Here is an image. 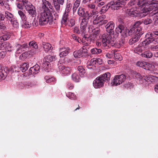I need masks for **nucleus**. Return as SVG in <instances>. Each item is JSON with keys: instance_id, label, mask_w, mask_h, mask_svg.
<instances>
[{"instance_id": "nucleus-50", "label": "nucleus", "mask_w": 158, "mask_h": 158, "mask_svg": "<svg viewBox=\"0 0 158 158\" xmlns=\"http://www.w3.org/2000/svg\"><path fill=\"white\" fill-rule=\"evenodd\" d=\"M140 38L139 37L135 36V37L130 39L129 40V43L130 45H132L134 43L138 41Z\"/></svg>"}, {"instance_id": "nucleus-54", "label": "nucleus", "mask_w": 158, "mask_h": 158, "mask_svg": "<svg viewBox=\"0 0 158 158\" xmlns=\"http://www.w3.org/2000/svg\"><path fill=\"white\" fill-rule=\"evenodd\" d=\"M75 21L74 19H71L68 21V25L69 27H72L75 25Z\"/></svg>"}, {"instance_id": "nucleus-24", "label": "nucleus", "mask_w": 158, "mask_h": 158, "mask_svg": "<svg viewBox=\"0 0 158 158\" xmlns=\"http://www.w3.org/2000/svg\"><path fill=\"white\" fill-rule=\"evenodd\" d=\"M2 46L4 47V49L6 51L11 52L13 50L11 45L8 43H4L2 44Z\"/></svg>"}, {"instance_id": "nucleus-28", "label": "nucleus", "mask_w": 158, "mask_h": 158, "mask_svg": "<svg viewBox=\"0 0 158 158\" xmlns=\"http://www.w3.org/2000/svg\"><path fill=\"white\" fill-rule=\"evenodd\" d=\"M113 53V58L116 60H121L122 59V57L120 54L117 51L115 50H112Z\"/></svg>"}, {"instance_id": "nucleus-7", "label": "nucleus", "mask_w": 158, "mask_h": 158, "mask_svg": "<svg viewBox=\"0 0 158 158\" xmlns=\"http://www.w3.org/2000/svg\"><path fill=\"white\" fill-rule=\"evenodd\" d=\"M115 34L118 35L120 33H122V35L123 38L127 36V29H125L124 26L123 24H119L116 28L115 30Z\"/></svg>"}, {"instance_id": "nucleus-48", "label": "nucleus", "mask_w": 158, "mask_h": 158, "mask_svg": "<svg viewBox=\"0 0 158 158\" xmlns=\"http://www.w3.org/2000/svg\"><path fill=\"white\" fill-rule=\"evenodd\" d=\"M135 77L137 79H139L140 83L143 84V79H144V78L142 76H141L140 74L137 72H135Z\"/></svg>"}, {"instance_id": "nucleus-43", "label": "nucleus", "mask_w": 158, "mask_h": 158, "mask_svg": "<svg viewBox=\"0 0 158 158\" xmlns=\"http://www.w3.org/2000/svg\"><path fill=\"white\" fill-rule=\"evenodd\" d=\"M78 71H79V74L81 77H84V74L85 73V70L81 66H79L77 68Z\"/></svg>"}, {"instance_id": "nucleus-45", "label": "nucleus", "mask_w": 158, "mask_h": 158, "mask_svg": "<svg viewBox=\"0 0 158 158\" xmlns=\"http://www.w3.org/2000/svg\"><path fill=\"white\" fill-rule=\"evenodd\" d=\"M80 2L81 0H76L74 3L73 8V13L76 12L77 8L80 5Z\"/></svg>"}, {"instance_id": "nucleus-19", "label": "nucleus", "mask_w": 158, "mask_h": 158, "mask_svg": "<svg viewBox=\"0 0 158 158\" xmlns=\"http://www.w3.org/2000/svg\"><path fill=\"white\" fill-rule=\"evenodd\" d=\"M40 70V67L38 64L31 68L29 70V75L35 74L38 73Z\"/></svg>"}, {"instance_id": "nucleus-52", "label": "nucleus", "mask_w": 158, "mask_h": 158, "mask_svg": "<svg viewBox=\"0 0 158 158\" xmlns=\"http://www.w3.org/2000/svg\"><path fill=\"white\" fill-rule=\"evenodd\" d=\"M66 96L72 100L75 99L76 98V96L75 94L71 92H69L67 94Z\"/></svg>"}, {"instance_id": "nucleus-23", "label": "nucleus", "mask_w": 158, "mask_h": 158, "mask_svg": "<svg viewBox=\"0 0 158 158\" xmlns=\"http://www.w3.org/2000/svg\"><path fill=\"white\" fill-rule=\"evenodd\" d=\"M143 77L144 79H143V84L145 83V84H147V82H153L155 80L154 76H144Z\"/></svg>"}, {"instance_id": "nucleus-14", "label": "nucleus", "mask_w": 158, "mask_h": 158, "mask_svg": "<svg viewBox=\"0 0 158 158\" xmlns=\"http://www.w3.org/2000/svg\"><path fill=\"white\" fill-rule=\"evenodd\" d=\"M137 66L142 67L144 69L150 70L149 67L152 66L150 64L144 61H139L136 63Z\"/></svg>"}, {"instance_id": "nucleus-17", "label": "nucleus", "mask_w": 158, "mask_h": 158, "mask_svg": "<svg viewBox=\"0 0 158 158\" xmlns=\"http://www.w3.org/2000/svg\"><path fill=\"white\" fill-rule=\"evenodd\" d=\"M60 53L59 56L60 57H63L68 55L70 52V49L68 48L63 47L59 49Z\"/></svg>"}, {"instance_id": "nucleus-36", "label": "nucleus", "mask_w": 158, "mask_h": 158, "mask_svg": "<svg viewBox=\"0 0 158 158\" xmlns=\"http://www.w3.org/2000/svg\"><path fill=\"white\" fill-rule=\"evenodd\" d=\"M11 37L9 33L3 34L0 37V41L1 42L7 40L9 39Z\"/></svg>"}, {"instance_id": "nucleus-25", "label": "nucleus", "mask_w": 158, "mask_h": 158, "mask_svg": "<svg viewBox=\"0 0 158 158\" xmlns=\"http://www.w3.org/2000/svg\"><path fill=\"white\" fill-rule=\"evenodd\" d=\"M42 46L45 52H48L50 50L52 49L53 48L51 45L48 43H43Z\"/></svg>"}, {"instance_id": "nucleus-13", "label": "nucleus", "mask_w": 158, "mask_h": 158, "mask_svg": "<svg viewBox=\"0 0 158 158\" xmlns=\"http://www.w3.org/2000/svg\"><path fill=\"white\" fill-rule=\"evenodd\" d=\"M64 0H53V2L54 7L56 11L58 13H59L60 10V5H63L64 4Z\"/></svg>"}, {"instance_id": "nucleus-11", "label": "nucleus", "mask_w": 158, "mask_h": 158, "mask_svg": "<svg viewBox=\"0 0 158 158\" xmlns=\"http://www.w3.org/2000/svg\"><path fill=\"white\" fill-rule=\"evenodd\" d=\"M114 23L112 21L108 22L105 26L106 32L110 34L114 35Z\"/></svg>"}, {"instance_id": "nucleus-22", "label": "nucleus", "mask_w": 158, "mask_h": 158, "mask_svg": "<svg viewBox=\"0 0 158 158\" xmlns=\"http://www.w3.org/2000/svg\"><path fill=\"white\" fill-rule=\"evenodd\" d=\"M100 77L105 83V82H108L109 81L110 77V74L109 72H106L101 75Z\"/></svg>"}, {"instance_id": "nucleus-10", "label": "nucleus", "mask_w": 158, "mask_h": 158, "mask_svg": "<svg viewBox=\"0 0 158 158\" xmlns=\"http://www.w3.org/2000/svg\"><path fill=\"white\" fill-rule=\"evenodd\" d=\"M25 9L32 17H35L36 16L37 13L35 8L31 4H29L25 6Z\"/></svg>"}, {"instance_id": "nucleus-12", "label": "nucleus", "mask_w": 158, "mask_h": 158, "mask_svg": "<svg viewBox=\"0 0 158 158\" xmlns=\"http://www.w3.org/2000/svg\"><path fill=\"white\" fill-rule=\"evenodd\" d=\"M104 83L101 77H98L93 82V85L95 88H98L102 87Z\"/></svg>"}, {"instance_id": "nucleus-37", "label": "nucleus", "mask_w": 158, "mask_h": 158, "mask_svg": "<svg viewBox=\"0 0 158 158\" xmlns=\"http://www.w3.org/2000/svg\"><path fill=\"white\" fill-rule=\"evenodd\" d=\"M93 16L92 13H90L88 11H87L85 12L83 18L82 19V20L85 21V22L88 23V21L89 19Z\"/></svg>"}, {"instance_id": "nucleus-59", "label": "nucleus", "mask_w": 158, "mask_h": 158, "mask_svg": "<svg viewBox=\"0 0 158 158\" xmlns=\"http://www.w3.org/2000/svg\"><path fill=\"white\" fill-rule=\"evenodd\" d=\"M158 8V7L155 9V10L154 9L152 10H153L152 12L153 15H155V17L156 19L158 20V11L157 12H156V10H157Z\"/></svg>"}, {"instance_id": "nucleus-57", "label": "nucleus", "mask_w": 158, "mask_h": 158, "mask_svg": "<svg viewBox=\"0 0 158 158\" xmlns=\"http://www.w3.org/2000/svg\"><path fill=\"white\" fill-rule=\"evenodd\" d=\"M10 22L12 24L14 27L16 28H17L18 27L19 25V23L18 22H17V20H15V17L13 20H12V21Z\"/></svg>"}, {"instance_id": "nucleus-44", "label": "nucleus", "mask_w": 158, "mask_h": 158, "mask_svg": "<svg viewBox=\"0 0 158 158\" xmlns=\"http://www.w3.org/2000/svg\"><path fill=\"white\" fill-rule=\"evenodd\" d=\"M90 52L93 55H98L100 54L102 52V50L100 48H94L91 49Z\"/></svg>"}, {"instance_id": "nucleus-35", "label": "nucleus", "mask_w": 158, "mask_h": 158, "mask_svg": "<svg viewBox=\"0 0 158 158\" xmlns=\"http://www.w3.org/2000/svg\"><path fill=\"white\" fill-rule=\"evenodd\" d=\"M0 4L2 6H4L7 10H9L10 9V5L7 0H1Z\"/></svg>"}, {"instance_id": "nucleus-8", "label": "nucleus", "mask_w": 158, "mask_h": 158, "mask_svg": "<svg viewBox=\"0 0 158 158\" xmlns=\"http://www.w3.org/2000/svg\"><path fill=\"white\" fill-rule=\"evenodd\" d=\"M156 35L153 32L152 33H149L145 35L146 39L142 42L143 44L147 46L153 41H155Z\"/></svg>"}, {"instance_id": "nucleus-6", "label": "nucleus", "mask_w": 158, "mask_h": 158, "mask_svg": "<svg viewBox=\"0 0 158 158\" xmlns=\"http://www.w3.org/2000/svg\"><path fill=\"white\" fill-rule=\"evenodd\" d=\"M126 76L124 74L116 75L111 82V84L112 86L119 85L124 82Z\"/></svg>"}, {"instance_id": "nucleus-1", "label": "nucleus", "mask_w": 158, "mask_h": 158, "mask_svg": "<svg viewBox=\"0 0 158 158\" xmlns=\"http://www.w3.org/2000/svg\"><path fill=\"white\" fill-rule=\"evenodd\" d=\"M42 8L45 10L41 11L40 13L39 24L42 25L48 23L51 25L53 23V16L52 11L50 9L52 10L53 7L51 3L46 0H42Z\"/></svg>"}, {"instance_id": "nucleus-47", "label": "nucleus", "mask_w": 158, "mask_h": 158, "mask_svg": "<svg viewBox=\"0 0 158 158\" xmlns=\"http://www.w3.org/2000/svg\"><path fill=\"white\" fill-rule=\"evenodd\" d=\"M78 14L80 16L84 17L85 14V9L81 7H80L78 10Z\"/></svg>"}, {"instance_id": "nucleus-49", "label": "nucleus", "mask_w": 158, "mask_h": 158, "mask_svg": "<svg viewBox=\"0 0 158 158\" xmlns=\"http://www.w3.org/2000/svg\"><path fill=\"white\" fill-rule=\"evenodd\" d=\"M29 45L30 47H32L36 49L38 48V45L37 43L34 41H32L29 42Z\"/></svg>"}, {"instance_id": "nucleus-56", "label": "nucleus", "mask_w": 158, "mask_h": 158, "mask_svg": "<svg viewBox=\"0 0 158 158\" xmlns=\"http://www.w3.org/2000/svg\"><path fill=\"white\" fill-rule=\"evenodd\" d=\"M89 36L91 42L94 43V41L96 40L97 36L94 34L92 33L90 35H89Z\"/></svg>"}, {"instance_id": "nucleus-29", "label": "nucleus", "mask_w": 158, "mask_h": 158, "mask_svg": "<svg viewBox=\"0 0 158 158\" xmlns=\"http://www.w3.org/2000/svg\"><path fill=\"white\" fill-rule=\"evenodd\" d=\"M117 42V41L116 42ZM125 40L124 38H121L119 40L117 43L116 42L112 46H114L115 47L117 48H119L123 46L125 44Z\"/></svg>"}, {"instance_id": "nucleus-21", "label": "nucleus", "mask_w": 158, "mask_h": 158, "mask_svg": "<svg viewBox=\"0 0 158 158\" xmlns=\"http://www.w3.org/2000/svg\"><path fill=\"white\" fill-rule=\"evenodd\" d=\"M134 32H135V36L140 37L143 34V31H142V27H135L134 28Z\"/></svg>"}, {"instance_id": "nucleus-63", "label": "nucleus", "mask_w": 158, "mask_h": 158, "mask_svg": "<svg viewBox=\"0 0 158 158\" xmlns=\"http://www.w3.org/2000/svg\"><path fill=\"white\" fill-rule=\"evenodd\" d=\"M37 51L35 49H31L28 52L29 55H34L35 54L37 53Z\"/></svg>"}, {"instance_id": "nucleus-26", "label": "nucleus", "mask_w": 158, "mask_h": 158, "mask_svg": "<svg viewBox=\"0 0 158 158\" xmlns=\"http://www.w3.org/2000/svg\"><path fill=\"white\" fill-rule=\"evenodd\" d=\"M80 76L79 73L77 72H76L74 73L71 76L72 80L76 82H79L81 80Z\"/></svg>"}, {"instance_id": "nucleus-31", "label": "nucleus", "mask_w": 158, "mask_h": 158, "mask_svg": "<svg viewBox=\"0 0 158 158\" xmlns=\"http://www.w3.org/2000/svg\"><path fill=\"white\" fill-rule=\"evenodd\" d=\"M7 75V73L3 69L2 66L0 65V81L4 80Z\"/></svg>"}, {"instance_id": "nucleus-42", "label": "nucleus", "mask_w": 158, "mask_h": 158, "mask_svg": "<svg viewBox=\"0 0 158 158\" xmlns=\"http://www.w3.org/2000/svg\"><path fill=\"white\" fill-rule=\"evenodd\" d=\"M50 64L44 58L42 63V66L44 69L47 70L50 68Z\"/></svg>"}, {"instance_id": "nucleus-55", "label": "nucleus", "mask_w": 158, "mask_h": 158, "mask_svg": "<svg viewBox=\"0 0 158 158\" xmlns=\"http://www.w3.org/2000/svg\"><path fill=\"white\" fill-rule=\"evenodd\" d=\"M143 23L145 25H148L152 23V21L150 18H147L142 21Z\"/></svg>"}, {"instance_id": "nucleus-64", "label": "nucleus", "mask_w": 158, "mask_h": 158, "mask_svg": "<svg viewBox=\"0 0 158 158\" xmlns=\"http://www.w3.org/2000/svg\"><path fill=\"white\" fill-rule=\"evenodd\" d=\"M73 32L75 33H77V34H80L81 33V30L80 31L79 27H75L73 29Z\"/></svg>"}, {"instance_id": "nucleus-38", "label": "nucleus", "mask_w": 158, "mask_h": 158, "mask_svg": "<svg viewBox=\"0 0 158 158\" xmlns=\"http://www.w3.org/2000/svg\"><path fill=\"white\" fill-rule=\"evenodd\" d=\"M73 55L74 57L76 58L84 57L82 49H81V48L79 50L74 52Z\"/></svg>"}, {"instance_id": "nucleus-4", "label": "nucleus", "mask_w": 158, "mask_h": 158, "mask_svg": "<svg viewBox=\"0 0 158 158\" xmlns=\"http://www.w3.org/2000/svg\"><path fill=\"white\" fill-rule=\"evenodd\" d=\"M147 14H148V12L142 11V10H140V11L137 10H134L132 9H127L126 12V15L127 16L137 17L140 18L145 16Z\"/></svg>"}, {"instance_id": "nucleus-53", "label": "nucleus", "mask_w": 158, "mask_h": 158, "mask_svg": "<svg viewBox=\"0 0 158 158\" xmlns=\"http://www.w3.org/2000/svg\"><path fill=\"white\" fill-rule=\"evenodd\" d=\"M134 27H131L130 29V30H129L127 29V36L128 35L129 36L130 35H134L135 36V32H134Z\"/></svg>"}, {"instance_id": "nucleus-16", "label": "nucleus", "mask_w": 158, "mask_h": 158, "mask_svg": "<svg viewBox=\"0 0 158 158\" xmlns=\"http://www.w3.org/2000/svg\"><path fill=\"white\" fill-rule=\"evenodd\" d=\"M28 47L27 43H24L22 45H20L19 44H15V49L17 53H20L22 51H24L26 50Z\"/></svg>"}, {"instance_id": "nucleus-40", "label": "nucleus", "mask_w": 158, "mask_h": 158, "mask_svg": "<svg viewBox=\"0 0 158 158\" xmlns=\"http://www.w3.org/2000/svg\"><path fill=\"white\" fill-rule=\"evenodd\" d=\"M28 68V65L26 63H24L20 65V67H19L16 68H18L17 69H19L22 72H25L27 70Z\"/></svg>"}, {"instance_id": "nucleus-20", "label": "nucleus", "mask_w": 158, "mask_h": 158, "mask_svg": "<svg viewBox=\"0 0 158 158\" xmlns=\"http://www.w3.org/2000/svg\"><path fill=\"white\" fill-rule=\"evenodd\" d=\"M105 18V15H104L99 16H98V15H97L93 21V24L94 25H96L99 24V25H100V23L102 21L104 20Z\"/></svg>"}, {"instance_id": "nucleus-15", "label": "nucleus", "mask_w": 158, "mask_h": 158, "mask_svg": "<svg viewBox=\"0 0 158 158\" xmlns=\"http://www.w3.org/2000/svg\"><path fill=\"white\" fill-rule=\"evenodd\" d=\"M79 41L81 42L80 43L82 44L83 45L89 46L91 43L89 35L87 34L84 35L82 39H79Z\"/></svg>"}, {"instance_id": "nucleus-27", "label": "nucleus", "mask_w": 158, "mask_h": 158, "mask_svg": "<svg viewBox=\"0 0 158 158\" xmlns=\"http://www.w3.org/2000/svg\"><path fill=\"white\" fill-rule=\"evenodd\" d=\"M5 16L7 20L10 21H12L13 20L15 17L13 14L8 11H6L5 12Z\"/></svg>"}, {"instance_id": "nucleus-34", "label": "nucleus", "mask_w": 158, "mask_h": 158, "mask_svg": "<svg viewBox=\"0 0 158 158\" xmlns=\"http://www.w3.org/2000/svg\"><path fill=\"white\" fill-rule=\"evenodd\" d=\"M141 55L143 58H149L152 57L153 55L150 51L148 50L141 53Z\"/></svg>"}, {"instance_id": "nucleus-2", "label": "nucleus", "mask_w": 158, "mask_h": 158, "mask_svg": "<svg viewBox=\"0 0 158 158\" xmlns=\"http://www.w3.org/2000/svg\"><path fill=\"white\" fill-rule=\"evenodd\" d=\"M155 2V0L149 2L146 0H137V5L140 7V10L148 13L158 7V3Z\"/></svg>"}, {"instance_id": "nucleus-5", "label": "nucleus", "mask_w": 158, "mask_h": 158, "mask_svg": "<svg viewBox=\"0 0 158 158\" xmlns=\"http://www.w3.org/2000/svg\"><path fill=\"white\" fill-rule=\"evenodd\" d=\"M110 8L114 10L118 9V6L115 3V1H112L108 3L106 5L103 6L100 11V13L101 14L104 13Z\"/></svg>"}, {"instance_id": "nucleus-33", "label": "nucleus", "mask_w": 158, "mask_h": 158, "mask_svg": "<svg viewBox=\"0 0 158 158\" xmlns=\"http://www.w3.org/2000/svg\"><path fill=\"white\" fill-rule=\"evenodd\" d=\"M88 23L82 20L80 25V30L81 32L84 34H85V31L86 30V27Z\"/></svg>"}, {"instance_id": "nucleus-39", "label": "nucleus", "mask_w": 158, "mask_h": 158, "mask_svg": "<svg viewBox=\"0 0 158 158\" xmlns=\"http://www.w3.org/2000/svg\"><path fill=\"white\" fill-rule=\"evenodd\" d=\"M25 13V12L24 10H20L18 11V13L23 21H25L27 19V17Z\"/></svg>"}, {"instance_id": "nucleus-41", "label": "nucleus", "mask_w": 158, "mask_h": 158, "mask_svg": "<svg viewBox=\"0 0 158 158\" xmlns=\"http://www.w3.org/2000/svg\"><path fill=\"white\" fill-rule=\"evenodd\" d=\"M44 58L49 63L51 62L55 61L56 59V56L51 55H49L46 56Z\"/></svg>"}, {"instance_id": "nucleus-32", "label": "nucleus", "mask_w": 158, "mask_h": 158, "mask_svg": "<svg viewBox=\"0 0 158 158\" xmlns=\"http://www.w3.org/2000/svg\"><path fill=\"white\" fill-rule=\"evenodd\" d=\"M89 48V46L84 45L83 47L81 48V49H82L83 56L84 57H86L89 55L88 52Z\"/></svg>"}, {"instance_id": "nucleus-3", "label": "nucleus", "mask_w": 158, "mask_h": 158, "mask_svg": "<svg viewBox=\"0 0 158 158\" xmlns=\"http://www.w3.org/2000/svg\"><path fill=\"white\" fill-rule=\"evenodd\" d=\"M118 37V35L116 34L113 35L109 34H104L101 36L100 41L103 46H106L107 44H110L112 45L116 43Z\"/></svg>"}, {"instance_id": "nucleus-58", "label": "nucleus", "mask_w": 158, "mask_h": 158, "mask_svg": "<svg viewBox=\"0 0 158 158\" xmlns=\"http://www.w3.org/2000/svg\"><path fill=\"white\" fill-rule=\"evenodd\" d=\"M72 7V4L71 3L68 4L65 9V12L69 13L71 10Z\"/></svg>"}, {"instance_id": "nucleus-61", "label": "nucleus", "mask_w": 158, "mask_h": 158, "mask_svg": "<svg viewBox=\"0 0 158 158\" xmlns=\"http://www.w3.org/2000/svg\"><path fill=\"white\" fill-rule=\"evenodd\" d=\"M142 23H143V22H141L140 21H137L135 23L133 27H141L139 26Z\"/></svg>"}, {"instance_id": "nucleus-51", "label": "nucleus", "mask_w": 158, "mask_h": 158, "mask_svg": "<svg viewBox=\"0 0 158 158\" xmlns=\"http://www.w3.org/2000/svg\"><path fill=\"white\" fill-rule=\"evenodd\" d=\"M28 52H25L22 53L19 56V59L22 60H24L29 56Z\"/></svg>"}, {"instance_id": "nucleus-9", "label": "nucleus", "mask_w": 158, "mask_h": 158, "mask_svg": "<svg viewBox=\"0 0 158 158\" xmlns=\"http://www.w3.org/2000/svg\"><path fill=\"white\" fill-rule=\"evenodd\" d=\"M58 68L61 73L63 76L68 75L71 73V69L70 67H66L63 64H60Z\"/></svg>"}, {"instance_id": "nucleus-62", "label": "nucleus", "mask_w": 158, "mask_h": 158, "mask_svg": "<svg viewBox=\"0 0 158 158\" xmlns=\"http://www.w3.org/2000/svg\"><path fill=\"white\" fill-rule=\"evenodd\" d=\"M6 54V52L2 51L0 52V60L4 58Z\"/></svg>"}, {"instance_id": "nucleus-60", "label": "nucleus", "mask_w": 158, "mask_h": 158, "mask_svg": "<svg viewBox=\"0 0 158 158\" xmlns=\"http://www.w3.org/2000/svg\"><path fill=\"white\" fill-rule=\"evenodd\" d=\"M19 2H22V3L23 4L25 8V6L27 5H28L29 4H31V3L29 2L28 0H20L19 1Z\"/></svg>"}, {"instance_id": "nucleus-30", "label": "nucleus", "mask_w": 158, "mask_h": 158, "mask_svg": "<svg viewBox=\"0 0 158 158\" xmlns=\"http://www.w3.org/2000/svg\"><path fill=\"white\" fill-rule=\"evenodd\" d=\"M69 13L65 11L61 20L62 24L66 25L67 24V22L69 17Z\"/></svg>"}, {"instance_id": "nucleus-18", "label": "nucleus", "mask_w": 158, "mask_h": 158, "mask_svg": "<svg viewBox=\"0 0 158 158\" xmlns=\"http://www.w3.org/2000/svg\"><path fill=\"white\" fill-rule=\"evenodd\" d=\"M147 48V46L145 44H143V42H142L141 44H140L137 47H136L134 50L135 52L139 54L141 53L143 50H144L145 49Z\"/></svg>"}, {"instance_id": "nucleus-46", "label": "nucleus", "mask_w": 158, "mask_h": 158, "mask_svg": "<svg viewBox=\"0 0 158 158\" xmlns=\"http://www.w3.org/2000/svg\"><path fill=\"white\" fill-rule=\"evenodd\" d=\"M23 24L22 25L23 27L24 28L27 29L30 28L31 26V23L27 21V20L25 21H23Z\"/></svg>"}]
</instances>
